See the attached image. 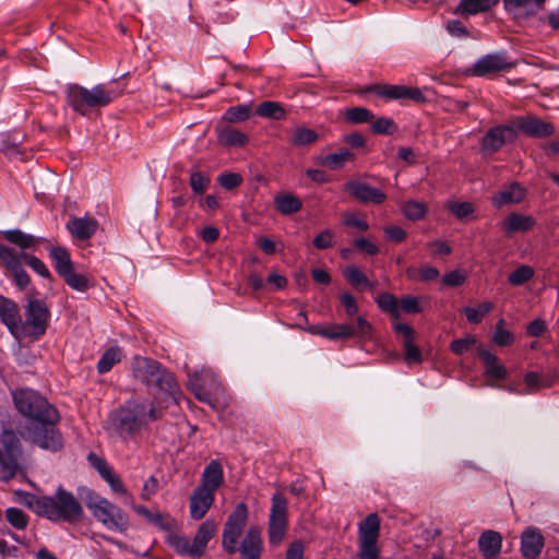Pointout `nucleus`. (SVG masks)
<instances>
[{
    "instance_id": "obj_31",
    "label": "nucleus",
    "mask_w": 559,
    "mask_h": 559,
    "mask_svg": "<svg viewBox=\"0 0 559 559\" xmlns=\"http://www.w3.org/2000/svg\"><path fill=\"white\" fill-rule=\"evenodd\" d=\"M47 496H36L32 492L19 489L14 491V500L31 509L37 515L43 516Z\"/></svg>"
},
{
    "instance_id": "obj_44",
    "label": "nucleus",
    "mask_w": 559,
    "mask_h": 559,
    "mask_svg": "<svg viewBox=\"0 0 559 559\" xmlns=\"http://www.w3.org/2000/svg\"><path fill=\"white\" fill-rule=\"evenodd\" d=\"M402 212L407 219L415 222L425 217L427 213V206L423 202L407 201L404 203Z\"/></svg>"
},
{
    "instance_id": "obj_55",
    "label": "nucleus",
    "mask_w": 559,
    "mask_h": 559,
    "mask_svg": "<svg viewBox=\"0 0 559 559\" xmlns=\"http://www.w3.org/2000/svg\"><path fill=\"white\" fill-rule=\"evenodd\" d=\"M476 342H477V340L473 335H468L463 338H456L451 342L450 349L455 355L461 356V355L467 353L476 344Z\"/></svg>"
},
{
    "instance_id": "obj_7",
    "label": "nucleus",
    "mask_w": 559,
    "mask_h": 559,
    "mask_svg": "<svg viewBox=\"0 0 559 559\" xmlns=\"http://www.w3.org/2000/svg\"><path fill=\"white\" fill-rule=\"evenodd\" d=\"M43 516L52 522L74 523L83 519L84 511L74 495L59 486L53 496H47Z\"/></svg>"
},
{
    "instance_id": "obj_14",
    "label": "nucleus",
    "mask_w": 559,
    "mask_h": 559,
    "mask_svg": "<svg viewBox=\"0 0 559 559\" xmlns=\"http://www.w3.org/2000/svg\"><path fill=\"white\" fill-rule=\"evenodd\" d=\"M518 136L514 126L498 124L488 129L480 140V152L488 156L500 151L506 144L512 143Z\"/></svg>"
},
{
    "instance_id": "obj_64",
    "label": "nucleus",
    "mask_w": 559,
    "mask_h": 559,
    "mask_svg": "<svg viewBox=\"0 0 559 559\" xmlns=\"http://www.w3.org/2000/svg\"><path fill=\"white\" fill-rule=\"evenodd\" d=\"M354 247L362 253L373 257L379 253V247L368 238L360 237L353 241Z\"/></svg>"
},
{
    "instance_id": "obj_41",
    "label": "nucleus",
    "mask_w": 559,
    "mask_h": 559,
    "mask_svg": "<svg viewBox=\"0 0 559 559\" xmlns=\"http://www.w3.org/2000/svg\"><path fill=\"white\" fill-rule=\"evenodd\" d=\"M493 309V304L490 301H484L477 307H464L463 313L467 321L473 324H478L483 321L484 317L487 316Z\"/></svg>"
},
{
    "instance_id": "obj_6",
    "label": "nucleus",
    "mask_w": 559,
    "mask_h": 559,
    "mask_svg": "<svg viewBox=\"0 0 559 559\" xmlns=\"http://www.w3.org/2000/svg\"><path fill=\"white\" fill-rule=\"evenodd\" d=\"M217 525L213 520H205L195 532L193 539L187 536L171 534L167 537L168 546L179 556L190 559H200L206 549L209 542L215 536Z\"/></svg>"
},
{
    "instance_id": "obj_26",
    "label": "nucleus",
    "mask_w": 559,
    "mask_h": 559,
    "mask_svg": "<svg viewBox=\"0 0 559 559\" xmlns=\"http://www.w3.org/2000/svg\"><path fill=\"white\" fill-rule=\"evenodd\" d=\"M478 357L485 365L484 374L495 380H504L508 377L506 367L499 364L498 357L488 349L479 347L477 349Z\"/></svg>"
},
{
    "instance_id": "obj_9",
    "label": "nucleus",
    "mask_w": 559,
    "mask_h": 559,
    "mask_svg": "<svg viewBox=\"0 0 559 559\" xmlns=\"http://www.w3.org/2000/svg\"><path fill=\"white\" fill-rule=\"evenodd\" d=\"M26 252L16 251L7 245H0V269L20 290H25L31 284V277L24 269Z\"/></svg>"
},
{
    "instance_id": "obj_22",
    "label": "nucleus",
    "mask_w": 559,
    "mask_h": 559,
    "mask_svg": "<svg viewBox=\"0 0 559 559\" xmlns=\"http://www.w3.org/2000/svg\"><path fill=\"white\" fill-rule=\"evenodd\" d=\"M67 229L78 240L91 239L98 229V222L91 216L73 217L67 223Z\"/></svg>"
},
{
    "instance_id": "obj_25",
    "label": "nucleus",
    "mask_w": 559,
    "mask_h": 559,
    "mask_svg": "<svg viewBox=\"0 0 559 559\" xmlns=\"http://www.w3.org/2000/svg\"><path fill=\"white\" fill-rule=\"evenodd\" d=\"M3 237L10 243H13L16 247H19L23 252H25L28 249H36L41 242L47 241L46 238L26 234L17 228L4 230Z\"/></svg>"
},
{
    "instance_id": "obj_1",
    "label": "nucleus",
    "mask_w": 559,
    "mask_h": 559,
    "mask_svg": "<svg viewBox=\"0 0 559 559\" xmlns=\"http://www.w3.org/2000/svg\"><path fill=\"white\" fill-rule=\"evenodd\" d=\"M12 399L15 408L25 418L28 439L44 450L60 451L63 448V438L57 428L60 420L58 409L32 389L14 390Z\"/></svg>"
},
{
    "instance_id": "obj_43",
    "label": "nucleus",
    "mask_w": 559,
    "mask_h": 559,
    "mask_svg": "<svg viewBox=\"0 0 559 559\" xmlns=\"http://www.w3.org/2000/svg\"><path fill=\"white\" fill-rule=\"evenodd\" d=\"M4 516L8 523L15 530L23 531L28 526V515L19 508H8L4 512Z\"/></svg>"
},
{
    "instance_id": "obj_62",
    "label": "nucleus",
    "mask_w": 559,
    "mask_h": 559,
    "mask_svg": "<svg viewBox=\"0 0 559 559\" xmlns=\"http://www.w3.org/2000/svg\"><path fill=\"white\" fill-rule=\"evenodd\" d=\"M343 224L346 227H353L357 229L358 231H367L369 229V224L365 218H361L356 213H347L343 217Z\"/></svg>"
},
{
    "instance_id": "obj_52",
    "label": "nucleus",
    "mask_w": 559,
    "mask_h": 559,
    "mask_svg": "<svg viewBox=\"0 0 559 559\" xmlns=\"http://www.w3.org/2000/svg\"><path fill=\"white\" fill-rule=\"evenodd\" d=\"M211 179L201 171H192L189 178V185L195 194H203L209 188Z\"/></svg>"
},
{
    "instance_id": "obj_45",
    "label": "nucleus",
    "mask_w": 559,
    "mask_h": 559,
    "mask_svg": "<svg viewBox=\"0 0 559 559\" xmlns=\"http://www.w3.org/2000/svg\"><path fill=\"white\" fill-rule=\"evenodd\" d=\"M257 114L262 117L278 120L284 118L285 110L281 107L278 103L266 100L258 106Z\"/></svg>"
},
{
    "instance_id": "obj_18",
    "label": "nucleus",
    "mask_w": 559,
    "mask_h": 559,
    "mask_svg": "<svg viewBox=\"0 0 559 559\" xmlns=\"http://www.w3.org/2000/svg\"><path fill=\"white\" fill-rule=\"evenodd\" d=\"M516 131H521L527 136L543 139L555 134V127L534 116L519 117L516 119Z\"/></svg>"
},
{
    "instance_id": "obj_47",
    "label": "nucleus",
    "mask_w": 559,
    "mask_h": 559,
    "mask_svg": "<svg viewBox=\"0 0 559 559\" xmlns=\"http://www.w3.org/2000/svg\"><path fill=\"white\" fill-rule=\"evenodd\" d=\"M61 278L64 280L68 286L78 292H86L90 287L87 277L83 274L75 273L74 267L66 275H62Z\"/></svg>"
},
{
    "instance_id": "obj_34",
    "label": "nucleus",
    "mask_w": 559,
    "mask_h": 559,
    "mask_svg": "<svg viewBox=\"0 0 559 559\" xmlns=\"http://www.w3.org/2000/svg\"><path fill=\"white\" fill-rule=\"evenodd\" d=\"M263 551V538L259 527L247 531V559H260Z\"/></svg>"
},
{
    "instance_id": "obj_63",
    "label": "nucleus",
    "mask_w": 559,
    "mask_h": 559,
    "mask_svg": "<svg viewBox=\"0 0 559 559\" xmlns=\"http://www.w3.org/2000/svg\"><path fill=\"white\" fill-rule=\"evenodd\" d=\"M466 281V274L461 270H453L445 273L442 277V284L448 287L462 286Z\"/></svg>"
},
{
    "instance_id": "obj_60",
    "label": "nucleus",
    "mask_w": 559,
    "mask_h": 559,
    "mask_svg": "<svg viewBox=\"0 0 559 559\" xmlns=\"http://www.w3.org/2000/svg\"><path fill=\"white\" fill-rule=\"evenodd\" d=\"M358 559H379L380 548L378 543H359Z\"/></svg>"
},
{
    "instance_id": "obj_39",
    "label": "nucleus",
    "mask_w": 559,
    "mask_h": 559,
    "mask_svg": "<svg viewBox=\"0 0 559 559\" xmlns=\"http://www.w3.org/2000/svg\"><path fill=\"white\" fill-rule=\"evenodd\" d=\"M217 139L225 146H241L245 143V134L229 126L219 129Z\"/></svg>"
},
{
    "instance_id": "obj_17",
    "label": "nucleus",
    "mask_w": 559,
    "mask_h": 559,
    "mask_svg": "<svg viewBox=\"0 0 559 559\" xmlns=\"http://www.w3.org/2000/svg\"><path fill=\"white\" fill-rule=\"evenodd\" d=\"M344 190L362 204H381L386 200V194L383 191L356 179L347 181L344 185Z\"/></svg>"
},
{
    "instance_id": "obj_29",
    "label": "nucleus",
    "mask_w": 559,
    "mask_h": 559,
    "mask_svg": "<svg viewBox=\"0 0 559 559\" xmlns=\"http://www.w3.org/2000/svg\"><path fill=\"white\" fill-rule=\"evenodd\" d=\"M380 519L377 513L368 514L359 524V543H378Z\"/></svg>"
},
{
    "instance_id": "obj_32",
    "label": "nucleus",
    "mask_w": 559,
    "mask_h": 559,
    "mask_svg": "<svg viewBox=\"0 0 559 559\" xmlns=\"http://www.w3.org/2000/svg\"><path fill=\"white\" fill-rule=\"evenodd\" d=\"M524 194V190L519 183H512L509 188L492 197V204L496 207H500L509 203H519L523 200Z\"/></svg>"
},
{
    "instance_id": "obj_4",
    "label": "nucleus",
    "mask_w": 559,
    "mask_h": 559,
    "mask_svg": "<svg viewBox=\"0 0 559 559\" xmlns=\"http://www.w3.org/2000/svg\"><path fill=\"white\" fill-rule=\"evenodd\" d=\"M146 426V405L134 400L124 402L109 416V427L121 438H132Z\"/></svg>"
},
{
    "instance_id": "obj_56",
    "label": "nucleus",
    "mask_w": 559,
    "mask_h": 559,
    "mask_svg": "<svg viewBox=\"0 0 559 559\" xmlns=\"http://www.w3.org/2000/svg\"><path fill=\"white\" fill-rule=\"evenodd\" d=\"M334 233L330 228L320 231L312 240L313 247L318 250H325L334 246Z\"/></svg>"
},
{
    "instance_id": "obj_36",
    "label": "nucleus",
    "mask_w": 559,
    "mask_h": 559,
    "mask_svg": "<svg viewBox=\"0 0 559 559\" xmlns=\"http://www.w3.org/2000/svg\"><path fill=\"white\" fill-rule=\"evenodd\" d=\"M355 154L349 152L347 148H341L335 153L326 154L322 157V165L332 169H341L347 162H353Z\"/></svg>"
},
{
    "instance_id": "obj_53",
    "label": "nucleus",
    "mask_w": 559,
    "mask_h": 559,
    "mask_svg": "<svg viewBox=\"0 0 559 559\" xmlns=\"http://www.w3.org/2000/svg\"><path fill=\"white\" fill-rule=\"evenodd\" d=\"M448 210L459 219H464L475 212V206L472 202L452 201L448 204Z\"/></svg>"
},
{
    "instance_id": "obj_48",
    "label": "nucleus",
    "mask_w": 559,
    "mask_h": 559,
    "mask_svg": "<svg viewBox=\"0 0 559 559\" xmlns=\"http://www.w3.org/2000/svg\"><path fill=\"white\" fill-rule=\"evenodd\" d=\"M345 118L350 123L359 124L372 121L374 115L365 107H353L346 111Z\"/></svg>"
},
{
    "instance_id": "obj_54",
    "label": "nucleus",
    "mask_w": 559,
    "mask_h": 559,
    "mask_svg": "<svg viewBox=\"0 0 559 559\" xmlns=\"http://www.w3.org/2000/svg\"><path fill=\"white\" fill-rule=\"evenodd\" d=\"M318 138V133L312 129L297 128L293 135V143L295 145L304 146L316 142Z\"/></svg>"
},
{
    "instance_id": "obj_35",
    "label": "nucleus",
    "mask_w": 559,
    "mask_h": 559,
    "mask_svg": "<svg viewBox=\"0 0 559 559\" xmlns=\"http://www.w3.org/2000/svg\"><path fill=\"white\" fill-rule=\"evenodd\" d=\"M507 12L511 13L514 19H527L536 14L533 7L528 8L531 0H502Z\"/></svg>"
},
{
    "instance_id": "obj_46",
    "label": "nucleus",
    "mask_w": 559,
    "mask_h": 559,
    "mask_svg": "<svg viewBox=\"0 0 559 559\" xmlns=\"http://www.w3.org/2000/svg\"><path fill=\"white\" fill-rule=\"evenodd\" d=\"M534 270L530 265H521L512 271L508 276V282L513 286H520L532 280Z\"/></svg>"
},
{
    "instance_id": "obj_59",
    "label": "nucleus",
    "mask_w": 559,
    "mask_h": 559,
    "mask_svg": "<svg viewBox=\"0 0 559 559\" xmlns=\"http://www.w3.org/2000/svg\"><path fill=\"white\" fill-rule=\"evenodd\" d=\"M87 462L93 468L97 471L102 478L106 477V475L112 471L106 460L94 452H90L87 454Z\"/></svg>"
},
{
    "instance_id": "obj_13",
    "label": "nucleus",
    "mask_w": 559,
    "mask_h": 559,
    "mask_svg": "<svg viewBox=\"0 0 559 559\" xmlns=\"http://www.w3.org/2000/svg\"><path fill=\"white\" fill-rule=\"evenodd\" d=\"M309 331L312 334H318L329 340L349 338L354 336L369 337L372 332V325L360 316L357 318L356 324L342 323L332 324L325 328L312 325L309 328Z\"/></svg>"
},
{
    "instance_id": "obj_24",
    "label": "nucleus",
    "mask_w": 559,
    "mask_h": 559,
    "mask_svg": "<svg viewBox=\"0 0 559 559\" xmlns=\"http://www.w3.org/2000/svg\"><path fill=\"white\" fill-rule=\"evenodd\" d=\"M536 224L531 215L512 212L502 221V229L506 235L510 236L515 233H526Z\"/></svg>"
},
{
    "instance_id": "obj_10",
    "label": "nucleus",
    "mask_w": 559,
    "mask_h": 559,
    "mask_svg": "<svg viewBox=\"0 0 559 559\" xmlns=\"http://www.w3.org/2000/svg\"><path fill=\"white\" fill-rule=\"evenodd\" d=\"M271 502L267 540L270 547L277 548L284 540L288 527V502L280 492L272 496Z\"/></svg>"
},
{
    "instance_id": "obj_40",
    "label": "nucleus",
    "mask_w": 559,
    "mask_h": 559,
    "mask_svg": "<svg viewBox=\"0 0 559 559\" xmlns=\"http://www.w3.org/2000/svg\"><path fill=\"white\" fill-rule=\"evenodd\" d=\"M376 302L381 311L388 312L394 319L400 317L399 300L391 293H381L376 298Z\"/></svg>"
},
{
    "instance_id": "obj_30",
    "label": "nucleus",
    "mask_w": 559,
    "mask_h": 559,
    "mask_svg": "<svg viewBox=\"0 0 559 559\" xmlns=\"http://www.w3.org/2000/svg\"><path fill=\"white\" fill-rule=\"evenodd\" d=\"M49 257L53 263V267L61 277L74 267L70 253L67 248L53 246L49 250Z\"/></svg>"
},
{
    "instance_id": "obj_3",
    "label": "nucleus",
    "mask_w": 559,
    "mask_h": 559,
    "mask_svg": "<svg viewBox=\"0 0 559 559\" xmlns=\"http://www.w3.org/2000/svg\"><path fill=\"white\" fill-rule=\"evenodd\" d=\"M64 93L67 104L81 116H88L93 110L108 106L120 95L105 84H97L92 88L69 84Z\"/></svg>"
},
{
    "instance_id": "obj_57",
    "label": "nucleus",
    "mask_w": 559,
    "mask_h": 559,
    "mask_svg": "<svg viewBox=\"0 0 559 559\" xmlns=\"http://www.w3.org/2000/svg\"><path fill=\"white\" fill-rule=\"evenodd\" d=\"M242 176L238 173H224L217 177V182L225 190H233L242 183Z\"/></svg>"
},
{
    "instance_id": "obj_38",
    "label": "nucleus",
    "mask_w": 559,
    "mask_h": 559,
    "mask_svg": "<svg viewBox=\"0 0 559 559\" xmlns=\"http://www.w3.org/2000/svg\"><path fill=\"white\" fill-rule=\"evenodd\" d=\"M406 275L413 281L431 282L439 277L440 272L437 267L426 264L419 269L408 266L406 269Z\"/></svg>"
},
{
    "instance_id": "obj_51",
    "label": "nucleus",
    "mask_w": 559,
    "mask_h": 559,
    "mask_svg": "<svg viewBox=\"0 0 559 559\" xmlns=\"http://www.w3.org/2000/svg\"><path fill=\"white\" fill-rule=\"evenodd\" d=\"M205 377L202 373H194L189 380L188 386L194 393L199 401L205 402L209 400L210 394L204 386Z\"/></svg>"
},
{
    "instance_id": "obj_37",
    "label": "nucleus",
    "mask_w": 559,
    "mask_h": 559,
    "mask_svg": "<svg viewBox=\"0 0 559 559\" xmlns=\"http://www.w3.org/2000/svg\"><path fill=\"white\" fill-rule=\"evenodd\" d=\"M498 0H461L457 11L463 14L474 15L490 10Z\"/></svg>"
},
{
    "instance_id": "obj_11",
    "label": "nucleus",
    "mask_w": 559,
    "mask_h": 559,
    "mask_svg": "<svg viewBox=\"0 0 559 559\" xmlns=\"http://www.w3.org/2000/svg\"><path fill=\"white\" fill-rule=\"evenodd\" d=\"M2 448H0V480L9 481L19 469V459L21 456V443L19 437L13 430L4 429L0 438Z\"/></svg>"
},
{
    "instance_id": "obj_58",
    "label": "nucleus",
    "mask_w": 559,
    "mask_h": 559,
    "mask_svg": "<svg viewBox=\"0 0 559 559\" xmlns=\"http://www.w3.org/2000/svg\"><path fill=\"white\" fill-rule=\"evenodd\" d=\"M27 264L34 272H36L39 276L44 278L51 280V273L46 266V264L36 255L28 254L26 252V261Z\"/></svg>"
},
{
    "instance_id": "obj_15",
    "label": "nucleus",
    "mask_w": 559,
    "mask_h": 559,
    "mask_svg": "<svg viewBox=\"0 0 559 559\" xmlns=\"http://www.w3.org/2000/svg\"><path fill=\"white\" fill-rule=\"evenodd\" d=\"M367 93H373L380 97L390 100L411 99L415 103H425L426 96L418 87L393 85V84H372L365 88Z\"/></svg>"
},
{
    "instance_id": "obj_12",
    "label": "nucleus",
    "mask_w": 559,
    "mask_h": 559,
    "mask_svg": "<svg viewBox=\"0 0 559 559\" xmlns=\"http://www.w3.org/2000/svg\"><path fill=\"white\" fill-rule=\"evenodd\" d=\"M245 502H239L235 511L228 516L223 531V548L228 554L240 551L245 557Z\"/></svg>"
},
{
    "instance_id": "obj_27",
    "label": "nucleus",
    "mask_w": 559,
    "mask_h": 559,
    "mask_svg": "<svg viewBox=\"0 0 559 559\" xmlns=\"http://www.w3.org/2000/svg\"><path fill=\"white\" fill-rule=\"evenodd\" d=\"M478 547L486 558H496L502 547V536L499 532L487 530L478 538Z\"/></svg>"
},
{
    "instance_id": "obj_5",
    "label": "nucleus",
    "mask_w": 559,
    "mask_h": 559,
    "mask_svg": "<svg viewBox=\"0 0 559 559\" xmlns=\"http://www.w3.org/2000/svg\"><path fill=\"white\" fill-rule=\"evenodd\" d=\"M85 506L93 516L108 530L119 533H126L129 530L128 514L120 507L100 497L92 489L86 490Z\"/></svg>"
},
{
    "instance_id": "obj_19",
    "label": "nucleus",
    "mask_w": 559,
    "mask_h": 559,
    "mask_svg": "<svg viewBox=\"0 0 559 559\" xmlns=\"http://www.w3.org/2000/svg\"><path fill=\"white\" fill-rule=\"evenodd\" d=\"M21 319L19 305L14 300L0 295V321L15 340L19 334Z\"/></svg>"
},
{
    "instance_id": "obj_20",
    "label": "nucleus",
    "mask_w": 559,
    "mask_h": 559,
    "mask_svg": "<svg viewBox=\"0 0 559 559\" xmlns=\"http://www.w3.org/2000/svg\"><path fill=\"white\" fill-rule=\"evenodd\" d=\"M545 545L544 536L534 526L525 528L521 535V552L525 559H536Z\"/></svg>"
},
{
    "instance_id": "obj_61",
    "label": "nucleus",
    "mask_w": 559,
    "mask_h": 559,
    "mask_svg": "<svg viewBox=\"0 0 559 559\" xmlns=\"http://www.w3.org/2000/svg\"><path fill=\"white\" fill-rule=\"evenodd\" d=\"M400 311L403 310L405 313H420L423 307L419 304V298L415 296L402 297L399 301Z\"/></svg>"
},
{
    "instance_id": "obj_23",
    "label": "nucleus",
    "mask_w": 559,
    "mask_h": 559,
    "mask_svg": "<svg viewBox=\"0 0 559 559\" xmlns=\"http://www.w3.org/2000/svg\"><path fill=\"white\" fill-rule=\"evenodd\" d=\"M224 483V471L223 465L218 460H212L203 469L201 475V483L198 487L207 489L214 492Z\"/></svg>"
},
{
    "instance_id": "obj_8",
    "label": "nucleus",
    "mask_w": 559,
    "mask_h": 559,
    "mask_svg": "<svg viewBox=\"0 0 559 559\" xmlns=\"http://www.w3.org/2000/svg\"><path fill=\"white\" fill-rule=\"evenodd\" d=\"M50 316L49 307L45 300L28 298L24 307L25 319H21L16 340L27 337L32 341H38L47 332Z\"/></svg>"
},
{
    "instance_id": "obj_16",
    "label": "nucleus",
    "mask_w": 559,
    "mask_h": 559,
    "mask_svg": "<svg viewBox=\"0 0 559 559\" xmlns=\"http://www.w3.org/2000/svg\"><path fill=\"white\" fill-rule=\"evenodd\" d=\"M515 66L507 51L487 53L479 58L472 67L471 73L475 76H488L512 69Z\"/></svg>"
},
{
    "instance_id": "obj_49",
    "label": "nucleus",
    "mask_w": 559,
    "mask_h": 559,
    "mask_svg": "<svg viewBox=\"0 0 559 559\" xmlns=\"http://www.w3.org/2000/svg\"><path fill=\"white\" fill-rule=\"evenodd\" d=\"M504 320L500 319L496 323L492 342L498 346H509L514 342L513 334L504 329Z\"/></svg>"
},
{
    "instance_id": "obj_42",
    "label": "nucleus",
    "mask_w": 559,
    "mask_h": 559,
    "mask_svg": "<svg viewBox=\"0 0 559 559\" xmlns=\"http://www.w3.org/2000/svg\"><path fill=\"white\" fill-rule=\"evenodd\" d=\"M344 277L353 287L356 288L374 286L373 283L369 282L366 274L356 265H348L344 271Z\"/></svg>"
},
{
    "instance_id": "obj_28",
    "label": "nucleus",
    "mask_w": 559,
    "mask_h": 559,
    "mask_svg": "<svg viewBox=\"0 0 559 559\" xmlns=\"http://www.w3.org/2000/svg\"><path fill=\"white\" fill-rule=\"evenodd\" d=\"M274 207L282 215H292L302 209V201L290 192H282L274 197Z\"/></svg>"
},
{
    "instance_id": "obj_50",
    "label": "nucleus",
    "mask_w": 559,
    "mask_h": 559,
    "mask_svg": "<svg viewBox=\"0 0 559 559\" xmlns=\"http://www.w3.org/2000/svg\"><path fill=\"white\" fill-rule=\"evenodd\" d=\"M371 131L376 134L391 135L397 131V124L392 118L380 117L372 120Z\"/></svg>"
},
{
    "instance_id": "obj_33",
    "label": "nucleus",
    "mask_w": 559,
    "mask_h": 559,
    "mask_svg": "<svg viewBox=\"0 0 559 559\" xmlns=\"http://www.w3.org/2000/svg\"><path fill=\"white\" fill-rule=\"evenodd\" d=\"M123 357L122 350L119 346H111L107 348L100 356L97 362V371L100 374L109 372L112 367L120 362Z\"/></svg>"
},
{
    "instance_id": "obj_21",
    "label": "nucleus",
    "mask_w": 559,
    "mask_h": 559,
    "mask_svg": "<svg viewBox=\"0 0 559 559\" xmlns=\"http://www.w3.org/2000/svg\"><path fill=\"white\" fill-rule=\"evenodd\" d=\"M215 501V493L207 489L195 487L189 500L190 516L193 520H201L205 516Z\"/></svg>"
},
{
    "instance_id": "obj_2",
    "label": "nucleus",
    "mask_w": 559,
    "mask_h": 559,
    "mask_svg": "<svg viewBox=\"0 0 559 559\" xmlns=\"http://www.w3.org/2000/svg\"><path fill=\"white\" fill-rule=\"evenodd\" d=\"M131 374L146 388L174 399L180 392L174 374L153 358L135 355L131 360Z\"/></svg>"
}]
</instances>
